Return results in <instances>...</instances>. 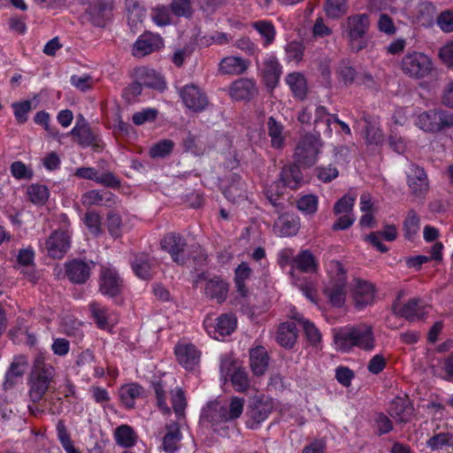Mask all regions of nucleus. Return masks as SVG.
I'll return each instance as SVG.
<instances>
[{
  "mask_svg": "<svg viewBox=\"0 0 453 453\" xmlns=\"http://www.w3.org/2000/svg\"><path fill=\"white\" fill-rule=\"evenodd\" d=\"M334 341L337 349L342 351H349L354 346L365 350H371L374 347L372 328L367 325L341 329L334 334Z\"/></svg>",
  "mask_w": 453,
  "mask_h": 453,
  "instance_id": "1",
  "label": "nucleus"
},
{
  "mask_svg": "<svg viewBox=\"0 0 453 453\" xmlns=\"http://www.w3.org/2000/svg\"><path fill=\"white\" fill-rule=\"evenodd\" d=\"M300 168L301 166L295 162L284 165L280 171L279 180L266 188L265 195L267 199L278 211L282 209V203L279 200L284 193V188L296 189L301 186L303 173Z\"/></svg>",
  "mask_w": 453,
  "mask_h": 453,
  "instance_id": "2",
  "label": "nucleus"
},
{
  "mask_svg": "<svg viewBox=\"0 0 453 453\" xmlns=\"http://www.w3.org/2000/svg\"><path fill=\"white\" fill-rule=\"evenodd\" d=\"M369 27L370 19L365 13L351 15L342 24V36L347 39L352 51L358 52L367 47Z\"/></svg>",
  "mask_w": 453,
  "mask_h": 453,
  "instance_id": "3",
  "label": "nucleus"
},
{
  "mask_svg": "<svg viewBox=\"0 0 453 453\" xmlns=\"http://www.w3.org/2000/svg\"><path fill=\"white\" fill-rule=\"evenodd\" d=\"M327 272L330 280L324 288V294L333 306L342 307L347 295V272L342 264L337 260L328 262Z\"/></svg>",
  "mask_w": 453,
  "mask_h": 453,
  "instance_id": "4",
  "label": "nucleus"
},
{
  "mask_svg": "<svg viewBox=\"0 0 453 453\" xmlns=\"http://www.w3.org/2000/svg\"><path fill=\"white\" fill-rule=\"evenodd\" d=\"M53 376V367L45 364L42 357H38L34 363L30 381L29 395L33 402L36 403L42 398Z\"/></svg>",
  "mask_w": 453,
  "mask_h": 453,
  "instance_id": "5",
  "label": "nucleus"
},
{
  "mask_svg": "<svg viewBox=\"0 0 453 453\" xmlns=\"http://www.w3.org/2000/svg\"><path fill=\"white\" fill-rule=\"evenodd\" d=\"M320 147V141L316 135L303 136L295 148L294 162L303 168L311 167L317 162Z\"/></svg>",
  "mask_w": 453,
  "mask_h": 453,
  "instance_id": "6",
  "label": "nucleus"
},
{
  "mask_svg": "<svg viewBox=\"0 0 453 453\" xmlns=\"http://www.w3.org/2000/svg\"><path fill=\"white\" fill-rule=\"evenodd\" d=\"M432 68L431 59L423 53H410L405 55L402 60L403 73L417 79L424 78L430 74Z\"/></svg>",
  "mask_w": 453,
  "mask_h": 453,
  "instance_id": "7",
  "label": "nucleus"
},
{
  "mask_svg": "<svg viewBox=\"0 0 453 453\" xmlns=\"http://www.w3.org/2000/svg\"><path fill=\"white\" fill-rule=\"evenodd\" d=\"M160 247L168 252L178 265L186 264L188 256L185 254L186 240L180 234L168 233L160 241Z\"/></svg>",
  "mask_w": 453,
  "mask_h": 453,
  "instance_id": "8",
  "label": "nucleus"
},
{
  "mask_svg": "<svg viewBox=\"0 0 453 453\" xmlns=\"http://www.w3.org/2000/svg\"><path fill=\"white\" fill-rule=\"evenodd\" d=\"M273 410V403L265 397L254 398L250 403L247 411L249 419L247 426L250 428H256L260 423L267 418Z\"/></svg>",
  "mask_w": 453,
  "mask_h": 453,
  "instance_id": "9",
  "label": "nucleus"
},
{
  "mask_svg": "<svg viewBox=\"0 0 453 453\" xmlns=\"http://www.w3.org/2000/svg\"><path fill=\"white\" fill-rule=\"evenodd\" d=\"M71 234L68 230H56L46 241L48 255L55 259L62 258L70 249Z\"/></svg>",
  "mask_w": 453,
  "mask_h": 453,
  "instance_id": "10",
  "label": "nucleus"
},
{
  "mask_svg": "<svg viewBox=\"0 0 453 453\" xmlns=\"http://www.w3.org/2000/svg\"><path fill=\"white\" fill-rule=\"evenodd\" d=\"M227 421L226 407L219 401L209 402L206 406L203 407L200 417V422L203 425H211V427L215 432L218 431V426Z\"/></svg>",
  "mask_w": 453,
  "mask_h": 453,
  "instance_id": "11",
  "label": "nucleus"
},
{
  "mask_svg": "<svg viewBox=\"0 0 453 453\" xmlns=\"http://www.w3.org/2000/svg\"><path fill=\"white\" fill-rule=\"evenodd\" d=\"M392 311L410 321L419 319L426 313V305L420 298L411 299L403 306H400L397 301H394Z\"/></svg>",
  "mask_w": 453,
  "mask_h": 453,
  "instance_id": "12",
  "label": "nucleus"
},
{
  "mask_svg": "<svg viewBox=\"0 0 453 453\" xmlns=\"http://www.w3.org/2000/svg\"><path fill=\"white\" fill-rule=\"evenodd\" d=\"M164 46L161 36L152 33H144L140 35L133 46V55L137 58L145 57Z\"/></svg>",
  "mask_w": 453,
  "mask_h": 453,
  "instance_id": "13",
  "label": "nucleus"
},
{
  "mask_svg": "<svg viewBox=\"0 0 453 453\" xmlns=\"http://www.w3.org/2000/svg\"><path fill=\"white\" fill-rule=\"evenodd\" d=\"M184 104L194 111H201L209 104L208 97L197 86L187 85L180 91Z\"/></svg>",
  "mask_w": 453,
  "mask_h": 453,
  "instance_id": "14",
  "label": "nucleus"
},
{
  "mask_svg": "<svg viewBox=\"0 0 453 453\" xmlns=\"http://www.w3.org/2000/svg\"><path fill=\"white\" fill-rule=\"evenodd\" d=\"M122 289V280L116 270L102 267L100 273V291L110 296H118Z\"/></svg>",
  "mask_w": 453,
  "mask_h": 453,
  "instance_id": "15",
  "label": "nucleus"
},
{
  "mask_svg": "<svg viewBox=\"0 0 453 453\" xmlns=\"http://www.w3.org/2000/svg\"><path fill=\"white\" fill-rule=\"evenodd\" d=\"M228 291V283L220 277L214 276L205 281L204 295L207 298L215 301L217 303H222L226 300Z\"/></svg>",
  "mask_w": 453,
  "mask_h": 453,
  "instance_id": "16",
  "label": "nucleus"
},
{
  "mask_svg": "<svg viewBox=\"0 0 453 453\" xmlns=\"http://www.w3.org/2000/svg\"><path fill=\"white\" fill-rule=\"evenodd\" d=\"M178 362L187 370H192L200 361L201 353L191 343H180L175 347Z\"/></svg>",
  "mask_w": 453,
  "mask_h": 453,
  "instance_id": "17",
  "label": "nucleus"
},
{
  "mask_svg": "<svg viewBox=\"0 0 453 453\" xmlns=\"http://www.w3.org/2000/svg\"><path fill=\"white\" fill-rule=\"evenodd\" d=\"M388 414L398 424H406L411 421L413 407L408 398L395 397L390 403Z\"/></svg>",
  "mask_w": 453,
  "mask_h": 453,
  "instance_id": "18",
  "label": "nucleus"
},
{
  "mask_svg": "<svg viewBox=\"0 0 453 453\" xmlns=\"http://www.w3.org/2000/svg\"><path fill=\"white\" fill-rule=\"evenodd\" d=\"M204 323L207 332L210 334L213 333V337L215 339H219V336L224 337L230 335L234 331L237 321L236 318L233 314L225 313L217 319L215 326H208L207 320H205Z\"/></svg>",
  "mask_w": 453,
  "mask_h": 453,
  "instance_id": "19",
  "label": "nucleus"
},
{
  "mask_svg": "<svg viewBox=\"0 0 453 453\" xmlns=\"http://www.w3.org/2000/svg\"><path fill=\"white\" fill-rule=\"evenodd\" d=\"M355 282L356 287L353 294L355 306L357 309H363L372 304L374 301L373 285L361 279H357Z\"/></svg>",
  "mask_w": 453,
  "mask_h": 453,
  "instance_id": "20",
  "label": "nucleus"
},
{
  "mask_svg": "<svg viewBox=\"0 0 453 453\" xmlns=\"http://www.w3.org/2000/svg\"><path fill=\"white\" fill-rule=\"evenodd\" d=\"M230 96L234 100H250L257 94L255 82L250 79H239L232 83Z\"/></svg>",
  "mask_w": 453,
  "mask_h": 453,
  "instance_id": "21",
  "label": "nucleus"
},
{
  "mask_svg": "<svg viewBox=\"0 0 453 453\" xmlns=\"http://www.w3.org/2000/svg\"><path fill=\"white\" fill-rule=\"evenodd\" d=\"M408 184L411 194L416 196H423L428 190L427 176L423 168L413 165L408 175Z\"/></svg>",
  "mask_w": 453,
  "mask_h": 453,
  "instance_id": "22",
  "label": "nucleus"
},
{
  "mask_svg": "<svg viewBox=\"0 0 453 453\" xmlns=\"http://www.w3.org/2000/svg\"><path fill=\"white\" fill-rule=\"evenodd\" d=\"M269 356L262 346L251 349L250 351V367L255 376L264 375L269 366Z\"/></svg>",
  "mask_w": 453,
  "mask_h": 453,
  "instance_id": "23",
  "label": "nucleus"
},
{
  "mask_svg": "<svg viewBox=\"0 0 453 453\" xmlns=\"http://www.w3.org/2000/svg\"><path fill=\"white\" fill-rule=\"evenodd\" d=\"M166 433L162 440V449L166 453H174L180 448V441L182 438L180 424L172 422L165 426Z\"/></svg>",
  "mask_w": 453,
  "mask_h": 453,
  "instance_id": "24",
  "label": "nucleus"
},
{
  "mask_svg": "<svg viewBox=\"0 0 453 453\" xmlns=\"http://www.w3.org/2000/svg\"><path fill=\"white\" fill-rule=\"evenodd\" d=\"M262 73L266 87L273 89L281 75V66L276 58L271 57L265 61Z\"/></svg>",
  "mask_w": 453,
  "mask_h": 453,
  "instance_id": "25",
  "label": "nucleus"
},
{
  "mask_svg": "<svg viewBox=\"0 0 453 453\" xmlns=\"http://www.w3.org/2000/svg\"><path fill=\"white\" fill-rule=\"evenodd\" d=\"M154 265L155 259L146 253L136 255L132 262V268L134 273L142 280L151 279Z\"/></svg>",
  "mask_w": 453,
  "mask_h": 453,
  "instance_id": "26",
  "label": "nucleus"
},
{
  "mask_svg": "<svg viewBox=\"0 0 453 453\" xmlns=\"http://www.w3.org/2000/svg\"><path fill=\"white\" fill-rule=\"evenodd\" d=\"M249 64L240 57H226L219 63V71L223 74L240 75L248 69Z\"/></svg>",
  "mask_w": 453,
  "mask_h": 453,
  "instance_id": "27",
  "label": "nucleus"
},
{
  "mask_svg": "<svg viewBox=\"0 0 453 453\" xmlns=\"http://www.w3.org/2000/svg\"><path fill=\"white\" fill-rule=\"evenodd\" d=\"M297 329L293 322H284L279 326L276 341L284 347L291 349L297 340Z\"/></svg>",
  "mask_w": 453,
  "mask_h": 453,
  "instance_id": "28",
  "label": "nucleus"
},
{
  "mask_svg": "<svg viewBox=\"0 0 453 453\" xmlns=\"http://www.w3.org/2000/svg\"><path fill=\"white\" fill-rule=\"evenodd\" d=\"M110 7L102 0H96L90 4V21L96 27H103L109 19Z\"/></svg>",
  "mask_w": 453,
  "mask_h": 453,
  "instance_id": "29",
  "label": "nucleus"
},
{
  "mask_svg": "<svg viewBox=\"0 0 453 453\" xmlns=\"http://www.w3.org/2000/svg\"><path fill=\"white\" fill-rule=\"evenodd\" d=\"M143 394L144 389L137 383H129L119 389L120 400L128 409H133L135 399L142 397Z\"/></svg>",
  "mask_w": 453,
  "mask_h": 453,
  "instance_id": "30",
  "label": "nucleus"
},
{
  "mask_svg": "<svg viewBox=\"0 0 453 453\" xmlns=\"http://www.w3.org/2000/svg\"><path fill=\"white\" fill-rule=\"evenodd\" d=\"M89 311L91 319L94 320L99 329H111L112 326V324H111V317L108 310L104 306L98 303H92L89 304Z\"/></svg>",
  "mask_w": 453,
  "mask_h": 453,
  "instance_id": "31",
  "label": "nucleus"
},
{
  "mask_svg": "<svg viewBox=\"0 0 453 453\" xmlns=\"http://www.w3.org/2000/svg\"><path fill=\"white\" fill-rule=\"evenodd\" d=\"M65 275L73 283H83L85 281V261L83 259H73L65 264Z\"/></svg>",
  "mask_w": 453,
  "mask_h": 453,
  "instance_id": "32",
  "label": "nucleus"
},
{
  "mask_svg": "<svg viewBox=\"0 0 453 453\" xmlns=\"http://www.w3.org/2000/svg\"><path fill=\"white\" fill-rule=\"evenodd\" d=\"M274 227L277 229L280 236H292L298 231V222L291 216L283 214L280 215L274 223Z\"/></svg>",
  "mask_w": 453,
  "mask_h": 453,
  "instance_id": "33",
  "label": "nucleus"
},
{
  "mask_svg": "<svg viewBox=\"0 0 453 453\" xmlns=\"http://www.w3.org/2000/svg\"><path fill=\"white\" fill-rule=\"evenodd\" d=\"M114 438L117 444L125 447H133L137 440V436L134 429L128 425H121L114 431Z\"/></svg>",
  "mask_w": 453,
  "mask_h": 453,
  "instance_id": "34",
  "label": "nucleus"
},
{
  "mask_svg": "<svg viewBox=\"0 0 453 453\" xmlns=\"http://www.w3.org/2000/svg\"><path fill=\"white\" fill-rule=\"evenodd\" d=\"M184 150L195 156H202L206 151L205 144L201 141L200 135L188 131L182 140Z\"/></svg>",
  "mask_w": 453,
  "mask_h": 453,
  "instance_id": "35",
  "label": "nucleus"
},
{
  "mask_svg": "<svg viewBox=\"0 0 453 453\" xmlns=\"http://www.w3.org/2000/svg\"><path fill=\"white\" fill-rule=\"evenodd\" d=\"M267 127L272 147L274 149H281L285 143L283 126L280 122L276 121L273 117H270L267 121Z\"/></svg>",
  "mask_w": 453,
  "mask_h": 453,
  "instance_id": "36",
  "label": "nucleus"
},
{
  "mask_svg": "<svg viewBox=\"0 0 453 453\" xmlns=\"http://www.w3.org/2000/svg\"><path fill=\"white\" fill-rule=\"evenodd\" d=\"M294 263L303 273H315L318 268L315 257L308 250L301 251L294 258Z\"/></svg>",
  "mask_w": 453,
  "mask_h": 453,
  "instance_id": "37",
  "label": "nucleus"
},
{
  "mask_svg": "<svg viewBox=\"0 0 453 453\" xmlns=\"http://www.w3.org/2000/svg\"><path fill=\"white\" fill-rule=\"evenodd\" d=\"M418 125L426 132H439L440 126L438 124L437 110H430L419 114L418 117Z\"/></svg>",
  "mask_w": 453,
  "mask_h": 453,
  "instance_id": "38",
  "label": "nucleus"
},
{
  "mask_svg": "<svg viewBox=\"0 0 453 453\" xmlns=\"http://www.w3.org/2000/svg\"><path fill=\"white\" fill-rule=\"evenodd\" d=\"M246 184L241 181V177L234 176V181L225 189V196L233 203H237L246 198Z\"/></svg>",
  "mask_w": 453,
  "mask_h": 453,
  "instance_id": "39",
  "label": "nucleus"
},
{
  "mask_svg": "<svg viewBox=\"0 0 453 453\" xmlns=\"http://www.w3.org/2000/svg\"><path fill=\"white\" fill-rule=\"evenodd\" d=\"M286 81L296 97L303 99L306 96L307 85L303 74L300 73H289Z\"/></svg>",
  "mask_w": 453,
  "mask_h": 453,
  "instance_id": "40",
  "label": "nucleus"
},
{
  "mask_svg": "<svg viewBox=\"0 0 453 453\" xmlns=\"http://www.w3.org/2000/svg\"><path fill=\"white\" fill-rule=\"evenodd\" d=\"M29 200L37 205L44 204L50 196L49 188L42 184H31L27 188Z\"/></svg>",
  "mask_w": 453,
  "mask_h": 453,
  "instance_id": "41",
  "label": "nucleus"
},
{
  "mask_svg": "<svg viewBox=\"0 0 453 453\" xmlns=\"http://www.w3.org/2000/svg\"><path fill=\"white\" fill-rule=\"evenodd\" d=\"M435 13V6L432 3H421L418 6L416 19L421 26L429 27L434 23Z\"/></svg>",
  "mask_w": 453,
  "mask_h": 453,
  "instance_id": "42",
  "label": "nucleus"
},
{
  "mask_svg": "<svg viewBox=\"0 0 453 453\" xmlns=\"http://www.w3.org/2000/svg\"><path fill=\"white\" fill-rule=\"evenodd\" d=\"M251 27L256 29L259 35L264 38V45H270L275 38L276 30L273 24L267 20H258L253 22Z\"/></svg>",
  "mask_w": 453,
  "mask_h": 453,
  "instance_id": "43",
  "label": "nucleus"
},
{
  "mask_svg": "<svg viewBox=\"0 0 453 453\" xmlns=\"http://www.w3.org/2000/svg\"><path fill=\"white\" fill-rule=\"evenodd\" d=\"M87 179L96 180L98 183L113 188H119L120 186V181L114 176L113 173H104L99 174L98 172L94 168L87 167Z\"/></svg>",
  "mask_w": 453,
  "mask_h": 453,
  "instance_id": "44",
  "label": "nucleus"
},
{
  "mask_svg": "<svg viewBox=\"0 0 453 453\" xmlns=\"http://www.w3.org/2000/svg\"><path fill=\"white\" fill-rule=\"evenodd\" d=\"M127 8V21L131 27H136L138 24L142 22L145 17V10L139 5L138 3L132 0L126 2Z\"/></svg>",
  "mask_w": 453,
  "mask_h": 453,
  "instance_id": "45",
  "label": "nucleus"
},
{
  "mask_svg": "<svg viewBox=\"0 0 453 453\" xmlns=\"http://www.w3.org/2000/svg\"><path fill=\"white\" fill-rule=\"evenodd\" d=\"M374 433L377 436H381L390 433L394 425L392 420L383 412H375L373 416Z\"/></svg>",
  "mask_w": 453,
  "mask_h": 453,
  "instance_id": "46",
  "label": "nucleus"
},
{
  "mask_svg": "<svg viewBox=\"0 0 453 453\" xmlns=\"http://www.w3.org/2000/svg\"><path fill=\"white\" fill-rule=\"evenodd\" d=\"M404 236L408 240H412L419 230V218L418 214L411 210L403 222Z\"/></svg>",
  "mask_w": 453,
  "mask_h": 453,
  "instance_id": "47",
  "label": "nucleus"
},
{
  "mask_svg": "<svg viewBox=\"0 0 453 453\" xmlns=\"http://www.w3.org/2000/svg\"><path fill=\"white\" fill-rule=\"evenodd\" d=\"M230 380L236 391L245 392L250 388V378L243 367L234 370L231 374Z\"/></svg>",
  "mask_w": 453,
  "mask_h": 453,
  "instance_id": "48",
  "label": "nucleus"
},
{
  "mask_svg": "<svg viewBox=\"0 0 453 453\" xmlns=\"http://www.w3.org/2000/svg\"><path fill=\"white\" fill-rule=\"evenodd\" d=\"M325 10L327 16L338 19L348 11L347 0H326Z\"/></svg>",
  "mask_w": 453,
  "mask_h": 453,
  "instance_id": "49",
  "label": "nucleus"
},
{
  "mask_svg": "<svg viewBox=\"0 0 453 453\" xmlns=\"http://www.w3.org/2000/svg\"><path fill=\"white\" fill-rule=\"evenodd\" d=\"M174 146V142L172 140L165 139L153 144L149 151L150 156L152 158L165 157L171 154Z\"/></svg>",
  "mask_w": 453,
  "mask_h": 453,
  "instance_id": "50",
  "label": "nucleus"
},
{
  "mask_svg": "<svg viewBox=\"0 0 453 453\" xmlns=\"http://www.w3.org/2000/svg\"><path fill=\"white\" fill-rule=\"evenodd\" d=\"M13 113L18 123L24 124L27 120V114L33 109L32 102L25 100L22 102H15L12 104Z\"/></svg>",
  "mask_w": 453,
  "mask_h": 453,
  "instance_id": "51",
  "label": "nucleus"
},
{
  "mask_svg": "<svg viewBox=\"0 0 453 453\" xmlns=\"http://www.w3.org/2000/svg\"><path fill=\"white\" fill-rule=\"evenodd\" d=\"M318 197L314 195H306L302 196L296 202L298 210L307 215H313L318 210Z\"/></svg>",
  "mask_w": 453,
  "mask_h": 453,
  "instance_id": "52",
  "label": "nucleus"
},
{
  "mask_svg": "<svg viewBox=\"0 0 453 453\" xmlns=\"http://www.w3.org/2000/svg\"><path fill=\"white\" fill-rule=\"evenodd\" d=\"M355 199L356 197L351 195L342 196L334 206V214L352 215Z\"/></svg>",
  "mask_w": 453,
  "mask_h": 453,
  "instance_id": "53",
  "label": "nucleus"
},
{
  "mask_svg": "<svg viewBox=\"0 0 453 453\" xmlns=\"http://www.w3.org/2000/svg\"><path fill=\"white\" fill-rule=\"evenodd\" d=\"M57 432H58V439L59 440L62 447L64 448V449L65 450L66 453H81L80 450H78L74 447V445L66 431V428L62 422H58V424L57 426Z\"/></svg>",
  "mask_w": 453,
  "mask_h": 453,
  "instance_id": "54",
  "label": "nucleus"
},
{
  "mask_svg": "<svg viewBox=\"0 0 453 453\" xmlns=\"http://www.w3.org/2000/svg\"><path fill=\"white\" fill-rule=\"evenodd\" d=\"M87 231L93 236L103 234L102 217L98 213L87 211Z\"/></svg>",
  "mask_w": 453,
  "mask_h": 453,
  "instance_id": "55",
  "label": "nucleus"
},
{
  "mask_svg": "<svg viewBox=\"0 0 453 453\" xmlns=\"http://www.w3.org/2000/svg\"><path fill=\"white\" fill-rule=\"evenodd\" d=\"M10 171L17 180H30L34 175L33 170L21 161L13 162L10 166Z\"/></svg>",
  "mask_w": 453,
  "mask_h": 453,
  "instance_id": "56",
  "label": "nucleus"
},
{
  "mask_svg": "<svg viewBox=\"0 0 453 453\" xmlns=\"http://www.w3.org/2000/svg\"><path fill=\"white\" fill-rule=\"evenodd\" d=\"M170 7L177 17L189 18L192 15L191 0H173Z\"/></svg>",
  "mask_w": 453,
  "mask_h": 453,
  "instance_id": "57",
  "label": "nucleus"
},
{
  "mask_svg": "<svg viewBox=\"0 0 453 453\" xmlns=\"http://www.w3.org/2000/svg\"><path fill=\"white\" fill-rule=\"evenodd\" d=\"M244 406V399L237 396L230 398L229 409L226 410V418L228 421L238 418L242 411Z\"/></svg>",
  "mask_w": 453,
  "mask_h": 453,
  "instance_id": "58",
  "label": "nucleus"
},
{
  "mask_svg": "<svg viewBox=\"0 0 453 453\" xmlns=\"http://www.w3.org/2000/svg\"><path fill=\"white\" fill-rule=\"evenodd\" d=\"M303 329L306 340L311 345L317 346L321 342V334L312 322H303Z\"/></svg>",
  "mask_w": 453,
  "mask_h": 453,
  "instance_id": "59",
  "label": "nucleus"
},
{
  "mask_svg": "<svg viewBox=\"0 0 453 453\" xmlns=\"http://www.w3.org/2000/svg\"><path fill=\"white\" fill-rule=\"evenodd\" d=\"M427 445L433 450L440 449L444 446L452 445V436L449 433L434 434L428 440Z\"/></svg>",
  "mask_w": 453,
  "mask_h": 453,
  "instance_id": "60",
  "label": "nucleus"
},
{
  "mask_svg": "<svg viewBox=\"0 0 453 453\" xmlns=\"http://www.w3.org/2000/svg\"><path fill=\"white\" fill-rule=\"evenodd\" d=\"M172 404L176 415L183 417L184 411L187 406V401L184 391L181 388H177L175 394L173 395Z\"/></svg>",
  "mask_w": 453,
  "mask_h": 453,
  "instance_id": "61",
  "label": "nucleus"
},
{
  "mask_svg": "<svg viewBox=\"0 0 453 453\" xmlns=\"http://www.w3.org/2000/svg\"><path fill=\"white\" fill-rule=\"evenodd\" d=\"M365 142L370 145H379L383 142L381 131L370 122L365 127Z\"/></svg>",
  "mask_w": 453,
  "mask_h": 453,
  "instance_id": "62",
  "label": "nucleus"
},
{
  "mask_svg": "<svg viewBox=\"0 0 453 453\" xmlns=\"http://www.w3.org/2000/svg\"><path fill=\"white\" fill-rule=\"evenodd\" d=\"M316 172L318 179L326 183L332 181L339 175L337 168L332 165L319 166Z\"/></svg>",
  "mask_w": 453,
  "mask_h": 453,
  "instance_id": "63",
  "label": "nucleus"
},
{
  "mask_svg": "<svg viewBox=\"0 0 453 453\" xmlns=\"http://www.w3.org/2000/svg\"><path fill=\"white\" fill-rule=\"evenodd\" d=\"M437 24L445 33L453 32V11L447 10L439 14L436 18Z\"/></svg>",
  "mask_w": 453,
  "mask_h": 453,
  "instance_id": "64",
  "label": "nucleus"
}]
</instances>
